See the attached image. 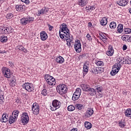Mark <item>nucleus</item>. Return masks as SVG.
<instances>
[{
	"mask_svg": "<svg viewBox=\"0 0 131 131\" xmlns=\"http://www.w3.org/2000/svg\"><path fill=\"white\" fill-rule=\"evenodd\" d=\"M23 49H24V47L22 46H19L18 47V50L19 51H23Z\"/></svg>",
	"mask_w": 131,
	"mask_h": 131,
	"instance_id": "obj_51",
	"label": "nucleus"
},
{
	"mask_svg": "<svg viewBox=\"0 0 131 131\" xmlns=\"http://www.w3.org/2000/svg\"><path fill=\"white\" fill-rule=\"evenodd\" d=\"M34 21V17L31 16H27V17H24L20 19V24L21 25H27L31 22Z\"/></svg>",
	"mask_w": 131,
	"mask_h": 131,
	"instance_id": "obj_5",
	"label": "nucleus"
},
{
	"mask_svg": "<svg viewBox=\"0 0 131 131\" xmlns=\"http://www.w3.org/2000/svg\"><path fill=\"white\" fill-rule=\"evenodd\" d=\"M67 41V42H73V40L72 39L69 38H65Z\"/></svg>",
	"mask_w": 131,
	"mask_h": 131,
	"instance_id": "obj_46",
	"label": "nucleus"
},
{
	"mask_svg": "<svg viewBox=\"0 0 131 131\" xmlns=\"http://www.w3.org/2000/svg\"><path fill=\"white\" fill-rule=\"evenodd\" d=\"M101 36V37H102V39H103V40H105V39H106V36Z\"/></svg>",
	"mask_w": 131,
	"mask_h": 131,
	"instance_id": "obj_60",
	"label": "nucleus"
},
{
	"mask_svg": "<svg viewBox=\"0 0 131 131\" xmlns=\"http://www.w3.org/2000/svg\"><path fill=\"white\" fill-rule=\"evenodd\" d=\"M44 77L48 84H49V85H55L56 84V79L53 76L46 74Z\"/></svg>",
	"mask_w": 131,
	"mask_h": 131,
	"instance_id": "obj_4",
	"label": "nucleus"
},
{
	"mask_svg": "<svg viewBox=\"0 0 131 131\" xmlns=\"http://www.w3.org/2000/svg\"><path fill=\"white\" fill-rule=\"evenodd\" d=\"M59 33V36L62 39L64 37H66L67 38L70 37V31H69V29L67 27V25L64 23L62 24V27L60 28Z\"/></svg>",
	"mask_w": 131,
	"mask_h": 131,
	"instance_id": "obj_1",
	"label": "nucleus"
},
{
	"mask_svg": "<svg viewBox=\"0 0 131 131\" xmlns=\"http://www.w3.org/2000/svg\"><path fill=\"white\" fill-rule=\"evenodd\" d=\"M120 66H116L115 64L114 67L113 68V70L111 72V75H112V76L115 75L117 73H118L119 70H120Z\"/></svg>",
	"mask_w": 131,
	"mask_h": 131,
	"instance_id": "obj_12",
	"label": "nucleus"
},
{
	"mask_svg": "<svg viewBox=\"0 0 131 131\" xmlns=\"http://www.w3.org/2000/svg\"><path fill=\"white\" fill-rule=\"evenodd\" d=\"M127 49L126 45H123V51H125Z\"/></svg>",
	"mask_w": 131,
	"mask_h": 131,
	"instance_id": "obj_56",
	"label": "nucleus"
},
{
	"mask_svg": "<svg viewBox=\"0 0 131 131\" xmlns=\"http://www.w3.org/2000/svg\"><path fill=\"white\" fill-rule=\"evenodd\" d=\"M8 118H9V116H7V114H4L2 116V119L0 120V121H1V122H7Z\"/></svg>",
	"mask_w": 131,
	"mask_h": 131,
	"instance_id": "obj_22",
	"label": "nucleus"
},
{
	"mask_svg": "<svg viewBox=\"0 0 131 131\" xmlns=\"http://www.w3.org/2000/svg\"><path fill=\"white\" fill-rule=\"evenodd\" d=\"M117 30L119 33H121V32H123V25H122V24L118 25L117 27Z\"/></svg>",
	"mask_w": 131,
	"mask_h": 131,
	"instance_id": "obj_26",
	"label": "nucleus"
},
{
	"mask_svg": "<svg viewBox=\"0 0 131 131\" xmlns=\"http://www.w3.org/2000/svg\"><path fill=\"white\" fill-rule=\"evenodd\" d=\"M14 17V15L12 13H8L6 15L7 19H12Z\"/></svg>",
	"mask_w": 131,
	"mask_h": 131,
	"instance_id": "obj_40",
	"label": "nucleus"
},
{
	"mask_svg": "<svg viewBox=\"0 0 131 131\" xmlns=\"http://www.w3.org/2000/svg\"><path fill=\"white\" fill-rule=\"evenodd\" d=\"M83 71L85 73V74H83V75H84V74H86V73L89 72V64H86V63L84 64L83 67Z\"/></svg>",
	"mask_w": 131,
	"mask_h": 131,
	"instance_id": "obj_25",
	"label": "nucleus"
},
{
	"mask_svg": "<svg viewBox=\"0 0 131 131\" xmlns=\"http://www.w3.org/2000/svg\"><path fill=\"white\" fill-rule=\"evenodd\" d=\"M10 85H11V86H15V84H14L13 83V82H11L10 83Z\"/></svg>",
	"mask_w": 131,
	"mask_h": 131,
	"instance_id": "obj_63",
	"label": "nucleus"
},
{
	"mask_svg": "<svg viewBox=\"0 0 131 131\" xmlns=\"http://www.w3.org/2000/svg\"><path fill=\"white\" fill-rule=\"evenodd\" d=\"M2 72L5 77H6L7 78H10V77L12 76L10 69L8 68L3 67L2 68Z\"/></svg>",
	"mask_w": 131,
	"mask_h": 131,
	"instance_id": "obj_10",
	"label": "nucleus"
},
{
	"mask_svg": "<svg viewBox=\"0 0 131 131\" xmlns=\"http://www.w3.org/2000/svg\"><path fill=\"white\" fill-rule=\"evenodd\" d=\"M89 94L90 96H95L97 94V92L94 89L90 88L88 91Z\"/></svg>",
	"mask_w": 131,
	"mask_h": 131,
	"instance_id": "obj_23",
	"label": "nucleus"
},
{
	"mask_svg": "<svg viewBox=\"0 0 131 131\" xmlns=\"http://www.w3.org/2000/svg\"><path fill=\"white\" fill-rule=\"evenodd\" d=\"M75 93L78 94V95H81V89L79 88H77L76 90V91L75 92Z\"/></svg>",
	"mask_w": 131,
	"mask_h": 131,
	"instance_id": "obj_41",
	"label": "nucleus"
},
{
	"mask_svg": "<svg viewBox=\"0 0 131 131\" xmlns=\"http://www.w3.org/2000/svg\"><path fill=\"white\" fill-rule=\"evenodd\" d=\"M74 49L76 53H80V52H81V44L80 43V40H77L75 42Z\"/></svg>",
	"mask_w": 131,
	"mask_h": 131,
	"instance_id": "obj_11",
	"label": "nucleus"
},
{
	"mask_svg": "<svg viewBox=\"0 0 131 131\" xmlns=\"http://www.w3.org/2000/svg\"><path fill=\"white\" fill-rule=\"evenodd\" d=\"M57 92L60 95H64L67 93V86L64 84H60L56 88Z\"/></svg>",
	"mask_w": 131,
	"mask_h": 131,
	"instance_id": "obj_3",
	"label": "nucleus"
},
{
	"mask_svg": "<svg viewBox=\"0 0 131 131\" xmlns=\"http://www.w3.org/2000/svg\"><path fill=\"white\" fill-rule=\"evenodd\" d=\"M13 117H14L15 119H16V118L18 117V115H16V114H13Z\"/></svg>",
	"mask_w": 131,
	"mask_h": 131,
	"instance_id": "obj_58",
	"label": "nucleus"
},
{
	"mask_svg": "<svg viewBox=\"0 0 131 131\" xmlns=\"http://www.w3.org/2000/svg\"><path fill=\"white\" fill-rule=\"evenodd\" d=\"M119 125L120 127H124V126H125V123L123 122H120L119 123Z\"/></svg>",
	"mask_w": 131,
	"mask_h": 131,
	"instance_id": "obj_44",
	"label": "nucleus"
},
{
	"mask_svg": "<svg viewBox=\"0 0 131 131\" xmlns=\"http://www.w3.org/2000/svg\"><path fill=\"white\" fill-rule=\"evenodd\" d=\"M61 102L58 100H54L52 102V105L50 106L51 111H55L61 107Z\"/></svg>",
	"mask_w": 131,
	"mask_h": 131,
	"instance_id": "obj_6",
	"label": "nucleus"
},
{
	"mask_svg": "<svg viewBox=\"0 0 131 131\" xmlns=\"http://www.w3.org/2000/svg\"><path fill=\"white\" fill-rule=\"evenodd\" d=\"M56 62L58 63V64H63V62H65V60L64 59V58H63L62 56H57L55 59Z\"/></svg>",
	"mask_w": 131,
	"mask_h": 131,
	"instance_id": "obj_18",
	"label": "nucleus"
},
{
	"mask_svg": "<svg viewBox=\"0 0 131 131\" xmlns=\"http://www.w3.org/2000/svg\"><path fill=\"white\" fill-rule=\"evenodd\" d=\"M95 90H96L98 92V93H99V92L101 93V92H103V87L101 85H97L96 86H95Z\"/></svg>",
	"mask_w": 131,
	"mask_h": 131,
	"instance_id": "obj_31",
	"label": "nucleus"
},
{
	"mask_svg": "<svg viewBox=\"0 0 131 131\" xmlns=\"http://www.w3.org/2000/svg\"><path fill=\"white\" fill-rule=\"evenodd\" d=\"M4 96H0V103H4Z\"/></svg>",
	"mask_w": 131,
	"mask_h": 131,
	"instance_id": "obj_52",
	"label": "nucleus"
},
{
	"mask_svg": "<svg viewBox=\"0 0 131 131\" xmlns=\"http://www.w3.org/2000/svg\"><path fill=\"white\" fill-rule=\"evenodd\" d=\"M23 52H24V53H27V50H26L24 48H23Z\"/></svg>",
	"mask_w": 131,
	"mask_h": 131,
	"instance_id": "obj_64",
	"label": "nucleus"
},
{
	"mask_svg": "<svg viewBox=\"0 0 131 131\" xmlns=\"http://www.w3.org/2000/svg\"><path fill=\"white\" fill-rule=\"evenodd\" d=\"M8 41V37L7 36H2L1 37V42H7Z\"/></svg>",
	"mask_w": 131,
	"mask_h": 131,
	"instance_id": "obj_35",
	"label": "nucleus"
},
{
	"mask_svg": "<svg viewBox=\"0 0 131 131\" xmlns=\"http://www.w3.org/2000/svg\"><path fill=\"white\" fill-rule=\"evenodd\" d=\"M88 26H89L90 27H92V26H93V25L92 24V23L90 22V23H89V24H88Z\"/></svg>",
	"mask_w": 131,
	"mask_h": 131,
	"instance_id": "obj_62",
	"label": "nucleus"
},
{
	"mask_svg": "<svg viewBox=\"0 0 131 131\" xmlns=\"http://www.w3.org/2000/svg\"><path fill=\"white\" fill-rule=\"evenodd\" d=\"M40 35L41 40L45 41L48 38V34L45 31H41L40 33Z\"/></svg>",
	"mask_w": 131,
	"mask_h": 131,
	"instance_id": "obj_17",
	"label": "nucleus"
},
{
	"mask_svg": "<svg viewBox=\"0 0 131 131\" xmlns=\"http://www.w3.org/2000/svg\"><path fill=\"white\" fill-rule=\"evenodd\" d=\"M21 1L23 2V3H25V4H26L27 5H28V4H29L30 3L29 0H21Z\"/></svg>",
	"mask_w": 131,
	"mask_h": 131,
	"instance_id": "obj_50",
	"label": "nucleus"
},
{
	"mask_svg": "<svg viewBox=\"0 0 131 131\" xmlns=\"http://www.w3.org/2000/svg\"><path fill=\"white\" fill-rule=\"evenodd\" d=\"M21 120L24 124H27L29 122V117L27 113H23L21 114Z\"/></svg>",
	"mask_w": 131,
	"mask_h": 131,
	"instance_id": "obj_8",
	"label": "nucleus"
},
{
	"mask_svg": "<svg viewBox=\"0 0 131 131\" xmlns=\"http://www.w3.org/2000/svg\"><path fill=\"white\" fill-rule=\"evenodd\" d=\"M48 27H49V29L50 30V31H52V30H53V28H54V27L49 25H48Z\"/></svg>",
	"mask_w": 131,
	"mask_h": 131,
	"instance_id": "obj_53",
	"label": "nucleus"
},
{
	"mask_svg": "<svg viewBox=\"0 0 131 131\" xmlns=\"http://www.w3.org/2000/svg\"><path fill=\"white\" fill-rule=\"evenodd\" d=\"M49 12V9L46 7L43 8L40 11H38L37 16H40V15H43V14H47Z\"/></svg>",
	"mask_w": 131,
	"mask_h": 131,
	"instance_id": "obj_16",
	"label": "nucleus"
},
{
	"mask_svg": "<svg viewBox=\"0 0 131 131\" xmlns=\"http://www.w3.org/2000/svg\"><path fill=\"white\" fill-rule=\"evenodd\" d=\"M14 114H16V115L19 114V111L18 110L14 111L12 113V115H14Z\"/></svg>",
	"mask_w": 131,
	"mask_h": 131,
	"instance_id": "obj_49",
	"label": "nucleus"
},
{
	"mask_svg": "<svg viewBox=\"0 0 131 131\" xmlns=\"http://www.w3.org/2000/svg\"><path fill=\"white\" fill-rule=\"evenodd\" d=\"M127 38V35H124L122 37V39L124 40V41H128Z\"/></svg>",
	"mask_w": 131,
	"mask_h": 131,
	"instance_id": "obj_45",
	"label": "nucleus"
},
{
	"mask_svg": "<svg viewBox=\"0 0 131 131\" xmlns=\"http://www.w3.org/2000/svg\"><path fill=\"white\" fill-rule=\"evenodd\" d=\"M89 0H78V5L80 7H84L88 5Z\"/></svg>",
	"mask_w": 131,
	"mask_h": 131,
	"instance_id": "obj_15",
	"label": "nucleus"
},
{
	"mask_svg": "<svg viewBox=\"0 0 131 131\" xmlns=\"http://www.w3.org/2000/svg\"><path fill=\"white\" fill-rule=\"evenodd\" d=\"M94 71L97 73H100V68H96V69H94Z\"/></svg>",
	"mask_w": 131,
	"mask_h": 131,
	"instance_id": "obj_48",
	"label": "nucleus"
},
{
	"mask_svg": "<svg viewBox=\"0 0 131 131\" xmlns=\"http://www.w3.org/2000/svg\"><path fill=\"white\" fill-rule=\"evenodd\" d=\"M76 107L77 109H78V110H81V109H82V107H83V106H82V104H79L76 105Z\"/></svg>",
	"mask_w": 131,
	"mask_h": 131,
	"instance_id": "obj_43",
	"label": "nucleus"
},
{
	"mask_svg": "<svg viewBox=\"0 0 131 131\" xmlns=\"http://www.w3.org/2000/svg\"><path fill=\"white\" fill-rule=\"evenodd\" d=\"M131 30L129 28H124V30L123 31V34H128L130 33Z\"/></svg>",
	"mask_w": 131,
	"mask_h": 131,
	"instance_id": "obj_33",
	"label": "nucleus"
},
{
	"mask_svg": "<svg viewBox=\"0 0 131 131\" xmlns=\"http://www.w3.org/2000/svg\"><path fill=\"white\" fill-rule=\"evenodd\" d=\"M114 53V50H113V48H112V47L110 46L108 48V51H106V55L110 57L113 55Z\"/></svg>",
	"mask_w": 131,
	"mask_h": 131,
	"instance_id": "obj_21",
	"label": "nucleus"
},
{
	"mask_svg": "<svg viewBox=\"0 0 131 131\" xmlns=\"http://www.w3.org/2000/svg\"><path fill=\"white\" fill-rule=\"evenodd\" d=\"M15 9L18 12H23L25 10V6L17 5L16 6Z\"/></svg>",
	"mask_w": 131,
	"mask_h": 131,
	"instance_id": "obj_19",
	"label": "nucleus"
},
{
	"mask_svg": "<svg viewBox=\"0 0 131 131\" xmlns=\"http://www.w3.org/2000/svg\"><path fill=\"white\" fill-rule=\"evenodd\" d=\"M23 89H25L27 92L29 93H31V92H33L34 91V87H33V85L30 83H25L22 85Z\"/></svg>",
	"mask_w": 131,
	"mask_h": 131,
	"instance_id": "obj_7",
	"label": "nucleus"
},
{
	"mask_svg": "<svg viewBox=\"0 0 131 131\" xmlns=\"http://www.w3.org/2000/svg\"><path fill=\"white\" fill-rule=\"evenodd\" d=\"M110 27L112 29H115L116 28V23L112 21L110 23Z\"/></svg>",
	"mask_w": 131,
	"mask_h": 131,
	"instance_id": "obj_34",
	"label": "nucleus"
},
{
	"mask_svg": "<svg viewBox=\"0 0 131 131\" xmlns=\"http://www.w3.org/2000/svg\"><path fill=\"white\" fill-rule=\"evenodd\" d=\"M103 70H104V69L99 68V71H100L99 73H101V72H102V71H103Z\"/></svg>",
	"mask_w": 131,
	"mask_h": 131,
	"instance_id": "obj_61",
	"label": "nucleus"
},
{
	"mask_svg": "<svg viewBox=\"0 0 131 131\" xmlns=\"http://www.w3.org/2000/svg\"><path fill=\"white\" fill-rule=\"evenodd\" d=\"M15 121H16V119L14 117V115H12V116L9 117V122L10 124H12V123H14Z\"/></svg>",
	"mask_w": 131,
	"mask_h": 131,
	"instance_id": "obj_29",
	"label": "nucleus"
},
{
	"mask_svg": "<svg viewBox=\"0 0 131 131\" xmlns=\"http://www.w3.org/2000/svg\"><path fill=\"white\" fill-rule=\"evenodd\" d=\"M124 57H119L117 59V63L115 64V65L117 66H119L121 67V64H123L124 63Z\"/></svg>",
	"mask_w": 131,
	"mask_h": 131,
	"instance_id": "obj_13",
	"label": "nucleus"
},
{
	"mask_svg": "<svg viewBox=\"0 0 131 131\" xmlns=\"http://www.w3.org/2000/svg\"><path fill=\"white\" fill-rule=\"evenodd\" d=\"M107 18L103 17V18H102V19H101V20L100 21V24L102 26H105V25H107Z\"/></svg>",
	"mask_w": 131,
	"mask_h": 131,
	"instance_id": "obj_27",
	"label": "nucleus"
},
{
	"mask_svg": "<svg viewBox=\"0 0 131 131\" xmlns=\"http://www.w3.org/2000/svg\"><path fill=\"white\" fill-rule=\"evenodd\" d=\"M127 0H121L118 4H119V6H121L122 7H124L125 6H126L127 5Z\"/></svg>",
	"mask_w": 131,
	"mask_h": 131,
	"instance_id": "obj_24",
	"label": "nucleus"
},
{
	"mask_svg": "<svg viewBox=\"0 0 131 131\" xmlns=\"http://www.w3.org/2000/svg\"><path fill=\"white\" fill-rule=\"evenodd\" d=\"M97 66H100V67H103L104 66V62L102 61H98L96 63Z\"/></svg>",
	"mask_w": 131,
	"mask_h": 131,
	"instance_id": "obj_39",
	"label": "nucleus"
},
{
	"mask_svg": "<svg viewBox=\"0 0 131 131\" xmlns=\"http://www.w3.org/2000/svg\"><path fill=\"white\" fill-rule=\"evenodd\" d=\"M6 51H1L0 50V54H6Z\"/></svg>",
	"mask_w": 131,
	"mask_h": 131,
	"instance_id": "obj_59",
	"label": "nucleus"
},
{
	"mask_svg": "<svg viewBox=\"0 0 131 131\" xmlns=\"http://www.w3.org/2000/svg\"><path fill=\"white\" fill-rule=\"evenodd\" d=\"M86 39H88V40H92V37L90 35V34H88L86 36Z\"/></svg>",
	"mask_w": 131,
	"mask_h": 131,
	"instance_id": "obj_47",
	"label": "nucleus"
},
{
	"mask_svg": "<svg viewBox=\"0 0 131 131\" xmlns=\"http://www.w3.org/2000/svg\"><path fill=\"white\" fill-rule=\"evenodd\" d=\"M32 111L34 115L39 114V105L36 103H34L32 107Z\"/></svg>",
	"mask_w": 131,
	"mask_h": 131,
	"instance_id": "obj_9",
	"label": "nucleus"
},
{
	"mask_svg": "<svg viewBox=\"0 0 131 131\" xmlns=\"http://www.w3.org/2000/svg\"><path fill=\"white\" fill-rule=\"evenodd\" d=\"M94 114V110L93 108H88L86 112L84 113V115L86 118H89Z\"/></svg>",
	"mask_w": 131,
	"mask_h": 131,
	"instance_id": "obj_14",
	"label": "nucleus"
},
{
	"mask_svg": "<svg viewBox=\"0 0 131 131\" xmlns=\"http://www.w3.org/2000/svg\"><path fill=\"white\" fill-rule=\"evenodd\" d=\"M128 42H131V36H127Z\"/></svg>",
	"mask_w": 131,
	"mask_h": 131,
	"instance_id": "obj_54",
	"label": "nucleus"
},
{
	"mask_svg": "<svg viewBox=\"0 0 131 131\" xmlns=\"http://www.w3.org/2000/svg\"><path fill=\"white\" fill-rule=\"evenodd\" d=\"M14 32V29L12 27H0V33L1 34H10Z\"/></svg>",
	"mask_w": 131,
	"mask_h": 131,
	"instance_id": "obj_2",
	"label": "nucleus"
},
{
	"mask_svg": "<svg viewBox=\"0 0 131 131\" xmlns=\"http://www.w3.org/2000/svg\"><path fill=\"white\" fill-rule=\"evenodd\" d=\"M123 64H131V60L129 58H124Z\"/></svg>",
	"mask_w": 131,
	"mask_h": 131,
	"instance_id": "obj_36",
	"label": "nucleus"
},
{
	"mask_svg": "<svg viewBox=\"0 0 131 131\" xmlns=\"http://www.w3.org/2000/svg\"><path fill=\"white\" fill-rule=\"evenodd\" d=\"M80 86L84 92H88L91 88L90 87V85L86 84H81Z\"/></svg>",
	"mask_w": 131,
	"mask_h": 131,
	"instance_id": "obj_20",
	"label": "nucleus"
},
{
	"mask_svg": "<svg viewBox=\"0 0 131 131\" xmlns=\"http://www.w3.org/2000/svg\"><path fill=\"white\" fill-rule=\"evenodd\" d=\"M79 97H80L79 94H77V93H74L72 97L73 101H76V100H78V99H79Z\"/></svg>",
	"mask_w": 131,
	"mask_h": 131,
	"instance_id": "obj_28",
	"label": "nucleus"
},
{
	"mask_svg": "<svg viewBox=\"0 0 131 131\" xmlns=\"http://www.w3.org/2000/svg\"><path fill=\"white\" fill-rule=\"evenodd\" d=\"M86 54H82L80 56V57H81V58H84V57H86Z\"/></svg>",
	"mask_w": 131,
	"mask_h": 131,
	"instance_id": "obj_57",
	"label": "nucleus"
},
{
	"mask_svg": "<svg viewBox=\"0 0 131 131\" xmlns=\"http://www.w3.org/2000/svg\"><path fill=\"white\" fill-rule=\"evenodd\" d=\"M68 111H74L75 110V107L73 105H69L68 107Z\"/></svg>",
	"mask_w": 131,
	"mask_h": 131,
	"instance_id": "obj_38",
	"label": "nucleus"
},
{
	"mask_svg": "<svg viewBox=\"0 0 131 131\" xmlns=\"http://www.w3.org/2000/svg\"><path fill=\"white\" fill-rule=\"evenodd\" d=\"M125 115L127 117H131V108H127L125 111Z\"/></svg>",
	"mask_w": 131,
	"mask_h": 131,
	"instance_id": "obj_30",
	"label": "nucleus"
},
{
	"mask_svg": "<svg viewBox=\"0 0 131 131\" xmlns=\"http://www.w3.org/2000/svg\"><path fill=\"white\" fill-rule=\"evenodd\" d=\"M73 43V42H67V45L69 48H70V46H71V43Z\"/></svg>",
	"mask_w": 131,
	"mask_h": 131,
	"instance_id": "obj_55",
	"label": "nucleus"
},
{
	"mask_svg": "<svg viewBox=\"0 0 131 131\" xmlns=\"http://www.w3.org/2000/svg\"><path fill=\"white\" fill-rule=\"evenodd\" d=\"M86 10H87V12L89 13L90 12H92L93 10H95V7L92 6H89L88 7H86Z\"/></svg>",
	"mask_w": 131,
	"mask_h": 131,
	"instance_id": "obj_37",
	"label": "nucleus"
},
{
	"mask_svg": "<svg viewBox=\"0 0 131 131\" xmlns=\"http://www.w3.org/2000/svg\"><path fill=\"white\" fill-rule=\"evenodd\" d=\"M84 126L87 129H91L92 128V124L89 122H85L84 123Z\"/></svg>",
	"mask_w": 131,
	"mask_h": 131,
	"instance_id": "obj_32",
	"label": "nucleus"
},
{
	"mask_svg": "<svg viewBox=\"0 0 131 131\" xmlns=\"http://www.w3.org/2000/svg\"><path fill=\"white\" fill-rule=\"evenodd\" d=\"M41 94L43 96H47L48 95V91H47L46 89H43L41 91Z\"/></svg>",
	"mask_w": 131,
	"mask_h": 131,
	"instance_id": "obj_42",
	"label": "nucleus"
}]
</instances>
